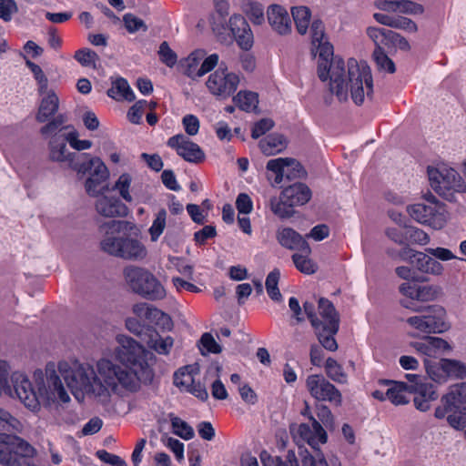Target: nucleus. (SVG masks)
Returning a JSON list of instances; mask_svg holds the SVG:
<instances>
[{
	"label": "nucleus",
	"mask_w": 466,
	"mask_h": 466,
	"mask_svg": "<svg viewBox=\"0 0 466 466\" xmlns=\"http://www.w3.org/2000/svg\"><path fill=\"white\" fill-rule=\"evenodd\" d=\"M400 304L414 312L423 313L410 317L406 320L418 333H442L449 329V325L445 321V310L442 307L436 305L417 307L412 301H400Z\"/></svg>",
	"instance_id": "obj_5"
},
{
	"label": "nucleus",
	"mask_w": 466,
	"mask_h": 466,
	"mask_svg": "<svg viewBox=\"0 0 466 466\" xmlns=\"http://www.w3.org/2000/svg\"><path fill=\"white\" fill-rule=\"evenodd\" d=\"M316 335L321 346L329 351L338 350V343L334 339L336 333H332L327 327L315 329Z\"/></svg>",
	"instance_id": "obj_43"
},
{
	"label": "nucleus",
	"mask_w": 466,
	"mask_h": 466,
	"mask_svg": "<svg viewBox=\"0 0 466 466\" xmlns=\"http://www.w3.org/2000/svg\"><path fill=\"white\" fill-rule=\"evenodd\" d=\"M291 14L299 34H306L309 21H310V10L307 6H296L291 9Z\"/></svg>",
	"instance_id": "obj_35"
},
{
	"label": "nucleus",
	"mask_w": 466,
	"mask_h": 466,
	"mask_svg": "<svg viewBox=\"0 0 466 466\" xmlns=\"http://www.w3.org/2000/svg\"><path fill=\"white\" fill-rule=\"evenodd\" d=\"M149 324L160 327L162 329L170 330L173 327V321L169 315L160 309L151 306L145 319Z\"/></svg>",
	"instance_id": "obj_30"
},
{
	"label": "nucleus",
	"mask_w": 466,
	"mask_h": 466,
	"mask_svg": "<svg viewBox=\"0 0 466 466\" xmlns=\"http://www.w3.org/2000/svg\"><path fill=\"white\" fill-rule=\"evenodd\" d=\"M309 255L310 253L305 252H299L292 255V260L297 269L308 275L315 273L318 269L317 264L309 258Z\"/></svg>",
	"instance_id": "obj_38"
},
{
	"label": "nucleus",
	"mask_w": 466,
	"mask_h": 466,
	"mask_svg": "<svg viewBox=\"0 0 466 466\" xmlns=\"http://www.w3.org/2000/svg\"><path fill=\"white\" fill-rule=\"evenodd\" d=\"M280 195L293 208L308 203L311 198L309 187L304 183H295L285 187Z\"/></svg>",
	"instance_id": "obj_20"
},
{
	"label": "nucleus",
	"mask_w": 466,
	"mask_h": 466,
	"mask_svg": "<svg viewBox=\"0 0 466 466\" xmlns=\"http://www.w3.org/2000/svg\"><path fill=\"white\" fill-rule=\"evenodd\" d=\"M287 145L286 137L279 133L269 134L258 143L261 152L266 156H273L282 152Z\"/></svg>",
	"instance_id": "obj_23"
},
{
	"label": "nucleus",
	"mask_w": 466,
	"mask_h": 466,
	"mask_svg": "<svg viewBox=\"0 0 466 466\" xmlns=\"http://www.w3.org/2000/svg\"><path fill=\"white\" fill-rule=\"evenodd\" d=\"M66 121L67 118L65 115L58 114L40 128V134L45 137L65 136V133L62 132L71 127V126H65Z\"/></svg>",
	"instance_id": "obj_28"
},
{
	"label": "nucleus",
	"mask_w": 466,
	"mask_h": 466,
	"mask_svg": "<svg viewBox=\"0 0 466 466\" xmlns=\"http://www.w3.org/2000/svg\"><path fill=\"white\" fill-rule=\"evenodd\" d=\"M107 95L116 100L133 101L135 99V95L127 81L122 77L113 82L112 87L107 90Z\"/></svg>",
	"instance_id": "obj_29"
},
{
	"label": "nucleus",
	"mask_w": 466,
	"mask_h": 466,
	"mask_svg": "<svg viewBox=\"0 0 466 466\" xmlns=\"http://www.w3.org/2000/svg\"><path fill=\"white\" fill-rule=\"evenodd\" d=\"M325 370L327 376L335 382L346 383L347 374L344 372L343 368L338 361L332 358H328L325 363Z\"/></svg>",
	"instance_id": "obj_39"
},
{
	"label": "nucleus",
	"mask_w": 466,
	"mask_h": 466,
	"mask_svg": "<svg viewBox=\"0 0 466 466\" xmlns=\"http://www.w3.org/2000/svg\"><path fill=\"white\" fill-rule=\"evenodd\" d=\"M274 127V121L270 118H262L256 122L252 127L251 137L258 139Z\"/></svg>",
	"instance_id": "obj_58"
},
{
	"label": "nucleus",
	"mask_w": 466,
	"mask_h": 466,
	"mask_svg": "<svg viewBox=\"0 0 466 466\" xmlns=\"http://www.w3.org/2000/svg\"><path fill=\"white\" fill-rule=\"evenodd\" d=\"M408 212L410 217L420 223H430L434 216L436 209L434 207L418 203L408 207Z\"/></svg>",
	"instance_id": "obj_31"
},
{
	"label": "nucleus",
	"mask_w": 466,
	"mask_h": 466,
	"mask_svg": "<svg viewBox=\"0 0 466 466\" xmlns=\"http://www.w3.org/2000/svg\"><path fill=\"white\" fill-rule=\"evenodd\" d=\"M74 58L82 66L86 67H96V63L99 59L98 55L89 49L81 48L76 51Z\"/></svg>",
	"instance_id": "obj_44"
},
{
	"label": "nucleus",
	"mask_w": 466,
	"mask_h": 466,
	"mask_svg": "<svg viewBox=\"0 0 466 466\" xmlns=\"http://www.w3.org/2000/svg\"><path fill=\"white\" fill-rule=\"evenodd\" d=\"M96 455L101 461L111 466H127V462L122 458L116 454L109 453L105 450H98Z\"/></svg>",
	"instance_id": "obj_62"
},
{
	"label": "nucleus",
	"mask_w": 466,
	"mask_h": 466,
	"mask_svg": "<svg viewBox=\"0 0 466 466\" xmlns=\"http://www.w3.org/2000/svg\"><path fill=\"white\" fill-rule=\"evenodd\" d=\"M306 388L311 397L319 401H329L337 406L342 402L340 391L323 375L313 374L307 377Z\"/></svg>",
	"instance_id": "obj_10"
},
{
	"label": "nucleus",
	"mask_w": 466,
	"mask_h": 466,
	"mask_svg": "<svg viewBox=\"0 0 466 466\" xmlns=\"http://www.w3.org/2000/svg\"><path fill=\"white\" fill-rule=\"evenodd\" d=\"M451 412L453 413L447 417L449 425L457 431H463L466 437V412H458V410H452Z\"/></svg>",
	"instance_id": "obj_56"
},
{
	"label": "nucleus",
	"mask_w": 466,
	"mask_h": 466,
	"mask_svg": "<svg viewBox=\"0 0 466 466\" xmlns=\"http://www.w3.org/2000/svg\"><path fill=\"white\" fill-rule=\"evenodd\" d=\"M407 392H409V384L393 382V386L387 390L386 397L395 405L406 404L409 402Z\"/></svg>",
	"instance_id": "obj_32"
},
{
	"label": "nucleus",
	"mask_w": 466,
	"mask_h": 466,
	"mask_svg": "<svg viewBox=\"0 0 466 466\" xmlns=\"http://www.w3.org/2000/svg\"><path fill=\"white\" fill-rule=\"evenodd\" d=\"M116 339L119 345L115 355L119 363L108 358L94 363L76 361L72 366L59 363V372L77 400L86 397L107 405L113 395L136 393L141 383H152L154 370L148 360L149 353L130 337L120 335Z\"/></svg>",
	"instance_id": "obj_1"
},
{
	"label": "nucleus",
	"mask_w": 466,
	"mask_h": 466,
	"mask_svg": "<svg viewBox=\"0 0 466 466\" xmlns=\"http://www.w3.org/2000/svg\"><path fill=\"white\" fill-rule=\"evenodd\" d=\"M1 422L4 424L2 427L9 431L10 433H0V437H17V433H22L24 425L23 423L18 420L16 418L13 417L8 411L5 410L4 413H2V420Z\"/></svg>",
	"instance_id": "obj_37"
},
{
	"label": "nucleus",
	"mask_w": 466,
	"mask_h": 466,
	"mask_svg": "<svg viewBox=\"0 0 466 466\" xmlns=\"http://www.w3.org/2000/svg\"><path fill=\"white\" fill-rule=\"evenodd\" d=\"M399 257L421 273L439 276L443 272V266L439 261L424 252L416 251L409 247L400 250Z\"/></svg>",
	"instance_id": "obj_11"
},
{
	"label": "nucleus",
	"mask_w": 466,
	"mask_h": 466,
	"mask_svg": "<svg viewBox=\"0 0 466 466\" xmlns=\"http://www.w3.org/2000/svg\"><path fill=\"white\" fill-rule=\"evenodd\" d=\"M276 237L278 242L288 249L311 253L309 243L291 228H279Z\"/></svg>",
	"instance_id": "obj_16"
},
{
	"label": "nucleus",
	"mask_w": 466,
	"mask_h": 466,
	"mask_svg": "<svg viewBox=\"0 0 466 466\" xmlns=\"http://www.w3.org/2000/svg\"><path fill=\"white\" fill-rule=\"evenodd\" d=\"M236 208L240 214H249L253 209L250 197L246 193H240L236 199Z\"/></svg>",
	"instance_id": "obj_64"
},
{
	"label": "nucleus",
	"mask_w": 466,
	"mask_h": 466,
	"mask_svg": "<svg viewBox=\"0 0 466 466\" xmlns=\"http://www.w3.org/2000/svg\"><path fill=\"white\" fill-rule=\"evenodd\" d=\"M123 21L127 30L131 34L136 33L139 30H142L143 32H146L147 30V26L145 24V22L142 19L134 15L133 14L128 13L124 15Z\"/></svg>",
	"instance_id": "obj_53"
},
{
	"label": "nucleus",
	"mask_w": 466,
	"mask_h": 466,
	"mask_svg": "<svg viewBox=\"0 0 466 466\" xmlns=\"http://www.w3.org/2000/svg\"><path fill=\"white\" fill-rule=\"evenodd\" d=\"M290 161L288 157H279L270 159L267 163V169L275 173L276 177L274 179L275 184H279L283 180V177L286 176V167L288 162Z\"/></svg>",
	"instance_id": "obj_41"
},
{
	"label": "nucleus",
	"mask_w": 466,
	"mask_h": 466,
	"mask_svg": "<svg viewBox=\"0 0 466 466\" xmlns=\"http://www.w3.org/2000/svg\"><path fill=\"white\" fill-rule=\"evenodd\" d=\"M321 324L332 333H337L339 327V316L334 305L327 299L321 298L318 303Z\"/></svg>",
	"instance_id": "obj_21"
},
{
	"label": "nucleus",
	"mask_w": 466,
	"mask_h": 466,
	"mask_svg": "<svg viewBox=\"0 0 466 466\" xmlns=\"http://www.w3.org/2000/svg\"><path fill=\"white\" fill-rule=\"evenodd\" d=\"M280 272L279 269H274L267 276L266 289L271 299L279 301L282 298L281 293L278 288Z\"/></svg>",
	"instance_id": "obj_40"
},
{
	"label": "nucleus",
	"mask_w": 466,
	"mask_h": 466,
	"mask_svg": "<svg viewBox=\"0 0 466 466\" xmlns=\"http://www.w3.org/2000/svg\"><path fill=\"white\" fill-rule=\"evenodd\" d=\"M127 329L133 334L137 335L143 342L145 338L147 337L148 329H152L153 327L149 325H143L136 318H128L126 320Z\"/></svg>",
	"instance_id": "obj_51"
},
{
	"label": "nucleus",
	"mask_w": 466,
	"mask_h": 466,
	"mask_svg": "<svg viewBox=\"0 0 466 466\" xmlns=\"http://www.w3.org/2000/svg\"><path fill=\"white\" fill-rule=\"evenodd\" d=\"M123 275L132 291L144 299L160 300L167 295L160 281L145 268L130 265L124 268Z\"/></svg>",
	"instance_id": "obj_6"
},
{
	"label": "nucleus",
	"mask_w": 466,
	"mask_h": 466,
	"mask_svg": "<svg viewBox=\"0 0 466 466\" xmlns=\"http://www.w3.org/2000/svg\"><path fill=\"white\" fill-rule=\"evenodd\" d=\"M200 345L207 350V353L218 354L222 351L221 346L215 340L213 336L206 332L199 340Z\"/></svg>",
	"instance_id": "obj_57"
},
{
	"label": "nucleus",
	"mask_w": 466,
	"mask_h": 466,
	"mask_svg": "<svg viewBox=\"0 0 466 466\" xmlns=\"http://www.w3.org/2000/svg\"><path fill=\"white\" fill-rule=\"evenodd\" d=\"M35 119L39 123L46 122L51 116H54L59 106V99L53 90L46 91L42 95Z\"/></svg>",
	"instance_id": "obj_22"
},
{
	"label": "nucleus",
	"mask_w": 466,
	"mask_h": 466,
	"mask_svg": "<svg viewBox=\"0 0 466 466\" xmlns=\"http://www.w3.org/2000/svg\"><path fill=\"white\" fill-rule=\"evenodd\" d=\"M328 439H307V442L314 450L318 451L316 455L310 454L308 451H305V454L302 455L301 463L302 466H329L327 460L324 455L319 451V444H325Z\"/></svg>",
	"instance_id": "obj_26"
},
{
	"label": "nucleus",
	"mask_w": 466,
	"mask_h": 466,
	"mask_svg": "<svg viewBox=\"0 0 466 466\" xmlns=\"http://www.w3.org/2000/svg\"><path fill=\"white\" fill-rule=\"evenodd\" d=\"M167 145L187 162L199 164L206 158L202 148L183 134L169 137Z\"/></svg>",
	"instance_id": "obj_12"
},
{
	"label": "nucleus",
	"mask_w": 466,
	"mask_h": 466,
	"mask_svg": "<svg viewBox=\"0 0 466 466\" xmlns=\"http://www.w3.org/2000/svg\"><path fill=\"white\" fill-rule=\"evenodd\" d=\"M242 10L254 25L264 23V7L261 4L251 0H244Z\"/></svg>",
	"instance_id": "obj_33"
},
{
	"label": "nucleus",
	"mask_w": 466,
	"mask_h": 466,
	"mask_svg": "<svg viewBox=\"0 0 466 466\" xmlns=\"http://www.w3.org/2000/svg\"><path fill=\"white\" fill-rule=\"evenodd\" d=\"M132 228L131 223L123 220H110L100 225L99 230L104 233L100 242L101 249L110 256L125 260L145 259L147 249L144 243L126 232Z\"/></svg>",
	"instance_id": "obj_4"
},
{
	"label": "nucleus",
	"mask_w": 466,
	"mask_h": 466,
	"mask_svg": "<svg viewBox=\"0 0 466 466\" xmlns=\"http://www.w3.org/2000/svg\"><path fill=\"white\" fill-rule=\"evenodd\" d=\"M73 169L79 174H89L85 184L86 191L89 196L96 197L108 190V187L105 183L109 177V172L99 157H90L87 155L86 158L73 163Z\"/></svg>",
	"instance_id": "obj_7"
},
{
	"label": "nucleus",
	"mask_w": 466,
	"mask_h": 466,
	"mask_svg": "<svg viewBox=\"0 0 466 466\" xmlns=\"http://www.w3.org/2000/svg\"><path fill=\"white\" fill-rule=\"evenodd\" d=\"M96 212L106 218L124 217L127 208L116 197L101 196L96 201Z\"/></svg>",
	"instance_id": "obj_19"
},
{
	"label": "nucleus",
	"mask_w": 466,
	"mask_h": 466,
	"mask_svg": "<svg viewBox=\"0 0 466 466\" xmlns=\"http://www.w3.org/2000/svg\"><path fill=\"white\" fill-rule=\"evenodd\" d=\"M12 441V451L14 453L13 466H37L34 462L35 449L24 439H9Z\"/></svg>",
	"instance_id": "obj_17"
},
{
	"label": "nucleus",
	"mask_w": 466,
	"mask_h": 466,
	"mask_svg": "<svg viewBox=\"0 0 466 466\" xmlns=\"http://www.w3.org/2000/svg\"><path fill=\"white\" fill-rule=\"evenodd\" d=\"M268 21L272 29L279 35H287L291 31V20L285 8L272 5L267 12Z\"/></svg>",
	"instance_id": "obj_18"
},
{
	"label": "nucleus",
	"mask_w": 466,
	"mask_h": 466,
	"mask_svg": "<svg viewBox=\"0 0 466 466\" xmlns=\"http://www.w3.org/2000/svg\"><path fill=\"white\" fill-rule=\"evenodd\" d=\"M441 292V289L439 286H419L418 292H416V300L423 302L432 301L438 298Z\"/></svg>",
	"instance_id": "obj_50"
},
{
	"label": "nucleus",
	"mask_w": 466,
	"mask_h": 466,
	"mask_svg": "<svg viewBox=\"0 0 466 466\" xmlns=\"http://www.w3.org/2000/svg\"><path fill=\"white\" fill-rule=\"evenodd\" d=\"M131 177L128 174H122L114 186V189L119 191L120 196L127 201L131 202L132 197L129 193Z\"/></svg>",
	"instance_id": "obj_54"
},
{
	"label": "nucleus",
	"mask_w": 466,
	"mask_h": 466,
	"mask_svg": "<svg viewBox=\"0 0 466 466\" xmlns=\"http://www.w3.org/2000/svg\"><path fill=\"white\" fill-rule=\"evenodd\" d=\"M167 211L162 208L160 209L156 218L154 219L152 226L149 228L150 238L153 242L157 241L160 235L163 233L166 228Z\"/></svg>",
	"instance_id": "obj_47"
},
{
	"label": "nucleus",
	"mask_w": 466,
	"mask_h": 466,
	"mask_svg": "<svg viewBox=\"0 0 466 466\" xmlns=\"http://www.w3.org/2000/svg\"><path fill=\"white\" fill-rule=\"evenodd\" d=\"M409 392L420 395L425 399L428 398V400H437L438 398L435 387L431 383L409 384Z\"/></svg>",
	"instance_id": "obj_45"
},
{
	"label": "nucleus",
	"mask_w": 466,
	"mask_h": 466,
	"mask_svg": "<svg viewBox=\"0 0 466 466\" xmlns=\"http://www.w3.org/2000/svg\"><path fill=\"white\" fill-rule=\"evenodd\" d=\"M431 187L440 196L448 200L453 198L454 192H461L464 183L459 173L453 168H428Z\"/></svg>",
	"instance_id": "obj_8"
},
{
	"label": "nucleus",
	"mask_w": 466,
	"mask_h": 466,
	"mask_svg": "<svg viewBox=\"0 0 466 466\" xmlns=\"http://www.w3.org/2000/svg\"><path fill=\"white\" fill-rule=\"evenodd\" d=\"M426 245L430 242L429 235L422 229L413 227H406L405 243Z\"/></svg>",
	"instance_id": "obj_49"
},
{
	"label": "nucleus",
	"mask_w": 466,
	"mask_h": 466,
	"mask_svg": "<svg viewBox=\"0 0 466 466\" xmlns=\"http://www.w3.org/2000/svg\"><path fill=\"white\" fill-rule=\"evenodd\" d=\"M33 377L37 391L25 374L14 372L11 376L15 394L28 410L37 411L41 405L50 406L56 402L66 403L70 400L53 365H47L45 371L36 370Z\"/></svg>",
	"instance_id": "obj_3"
},
{
	"label": "nucleus",
	"mask_w": 466,
	"mask_h": 466,
	"mask_svg": "<svg viewBox=\"0 0 466 466\" xmlns=\"http://www.w3.org/2000/svg\"><path fill=\"white\" fill-rule=\"evenodd\" d=\"M160 61L168 67H173L177 61V54L170 48L167 42L164 41L160 44L157 51Z\"/></svg>",
	"instance_id": "obj_52"
},
{
	"label": "nucleus",
	"mask_w": 466,
	"mask_h": 466,
	"mask_svg": "<svg viewBox=\"0 0 466 466\" xmlns=\"http://www.w3.org/2000/svg\"><path fill=\"white\" fill-rule=\"evenodd\" d=\"M441 406L436 408L434 415L438 419L445 418L452 410H460L466 404V382L453 384L441 399Z\"/></svg>",
	"instance_id": "obj_13"
},
{
	"label": "nucleus",
	"mask_w": 466,
	"mask_h": 466,
	"mask_svg": "<svg viewBox=\"0 0 466 466\" xmlns=\"http://www.w3.org/2000/svg\"><path fill=\"white\" fill-rule=\"evenodd\" d=\"M288 204L281 195L273 197L269 200L270 210L281 219L289 218L295 214L294 208Z\"/></svg>",
	"instance_id": "obj_34"
},
{
	"label": "nucleus",
	"mask_w": 466,
	"mask_h": 466,
	"mask_svg": "<svg viewBox=\"0 0 466 466\" xmlns=\"http://www.w3.org/2000/svg\"><path fill=\"white\" fill-rule=\"evenodd\" d=\"M49 158L56 162H68L73 168V163L86 158L87 154L66 153V139L65 136H54L49 141Z\"/></svg>",
	"instance_id": "obj_15"
},
{
	"label": "nucleus",
	"mask_w": 466,
	"mask_h": 466,
	"mask_svg": "<svg viewBox=\"0 0 466 466\" xmlns=\"http://www.w3.org/2000/svg\"><path fill=\"white\" fill-rule=\"evenodd\" d=\"M424 12L422 5L410 0H398V13L407 15H421Z\"/></svg>",
	"instance_id": "obj_55"
},
{
	"label": "nucleus",
	"mask_w": 466,
	"mask_h": 466,
	"mask_svg": "<svg viewBox=\"0 0 466 466\" xmlns=\"http://www.w3.org/2000/svg\"><path fill=\"white\" fill-rule=\"evenodd\" d=\"M319 51L318 76L321 81L330 80L329 89L340 102L348 100L349 92L352 101L360 106L365 97L373 96L371 70L366 62L354 58L347 66L339 56H333V46L326 39L315 46Z\"/></svg>",
	"instance_id": "obj_2"
},
{
	"label": "nucleus",
	"mask_w": 466,
	"mask_h": 466,
	"mask_svg": "<svg viewBox=\"0 0 466 466\" xmlns=\"http://www.w3.org/2000/svg\"><path fill=\"white\" fill-rule=\"evenodd\" d=\"M204 56L205 53L202 50L192 52L186 59L180 62L182 73L194 80L200 77L199 66Z\"/></svg>",
	"instance_id": "obj_25"
},
{
	"label": "nucleus",
	"mask_w": 466,
	"mask_h": 466,
	"mask_svg": "<svg viewBox=\"0 0 466 466\" xmlns=\"http://www.w3.org/2000/svg\"><path fill=\"white\" fill-rule=\"evenodd\" d=\"M373 57L380 70L394 73L396 68L393 61L385 54L380 46H377L373 52Z\"/></svg>",
	"instance_id": "obj_46"
},
{
	"label": "nucleus",
	"mask_w": 466,
	"mask_h": 466,
	"mask_svg": "<svg viewBox=\"0 0 466 466\" xmlns=\"http://www.w3.org/2000/svg\"><path fill=\"white\" fill-rule=\"evenodd\" d=\"M182 124H183L185 132L188 136H195L198 133L199 120L196 116L191 115V114L186 115L182 118Z\"/></svg>",
	"instance_id": "obj_63"
},
{
	"label": "nucleus",
	"mask_w": 466,
	"mask_h": 466,
	"mask_svg": "<svg viewBox=\"0 0 466 466\" xmlns=\"http://www.w3.org/2000/svg\"><path fill=\"white\" fill-rule=\"evenodd\" d=\"M148 330V335L145 338L144 343L158 354H168L173 346L174 339L170 336L161 337L154 328Z\"/></svg>",
	"instance_id": "obj_24"
},
{
	"label": "nucleus",
	"mask_w": 466,
	"mask_h": 466,
	"mask_svg": "<svg viewBox=\"0 0 466 466\" xmlns=\"http://www.w3.org/2000/svg\"><path fill=\"white\" fill-rule=\"evenodd\" d=\"M189 369H191L190 366H186L180 368L174 373V384L184 391H187V389H188L195 380Z\"/></svg>",
	"instance_id": "obj_42"
},
{
	"label": "nucleus",
	"mask_w": 466,
	"mask_h": 466,
	"mask_svg": "<svg viewBox=\"0 0 466 466\" xmlns=\"http://www.w3.org/2000/svg\"><path fill=\"white\" fill-rule=\"evenodd\" d=\"M147 106L146 100L136 102L127 113L128 120L133 124H139Z\"/></svg>",
	"instance_id": "obj_61"
},
{
	"label": "nucleus",
	"mask_w": 466,
	"mask_h": 466,
	"mask_svg": "<svg viewBox=\"0 0 466 466\" xmlns=\"http://www.w3.org/2000/svg\"><path fill=\"white\" fill-rule=\"evenodd\" d=\"M290 161L288 162L286 167V177L289 180L296 177H304L306 176V170L299 162L294 158L288 157Z\"/></svg>",
	"instance_id": "obj_59"
},
{
	"label": "nucleus",
	"mask_w": 466,
	"mask_h": 466,
	"mask_svg": "<svg viewBox=\"0 0 466 466\" xmlns=\"http://www.w3.org/2000/svg\"><path fill=\"white\" fill-rule=\"evenodd\" d=\"M171 428L174 434L178 437H194V430L186 421L178 417L170 415Z\"/></svg>",
	"instance_id": "obj_48"
},
{
	"label": "nucleus",
	"mask_w": 466,
	"mask_h": 466,
	"mask_svg": "<svg viewBox=\"0 0 466 466\" xmlns=\"http://www.w3.org/2000/svg\"><path fill=\"white\" fill-rule=\"evenodd\" d=\"M228 28L238 46L243 50H249L254 44V36L246 18L234 14L228 19Z\"/></svg>",
	"instance_id": "obj_14"
},
{
	"label": "nucleus",
	"mask_w": 466,
	"mask_h": 466,
	"mask_svg": "<svg viewBox=\"0 0 466 466\" xmlns=\"http://www.w3.org/2000/svg\"><path fill=\"white\" fill-rule=\"evenodd\" d=\"M13 457L12 441H7L5 439H0V463L13 466Z\"/></svg>",
	"instance_id": "obj_60"
},
{
	"label": "nucleus",
	"mask_w": 466,
	"mask_h": 466,
	"mask_svg": "<svg viewBox=\"0 0 466 466\" xmlns=\"http://www.w3.org/2000/svg\"><path fill=\"white\" fill-rule=\"evenodd\" d=\"M440 365L442 372L456 380L466 379V364L458 360L441 359Z\"/></svg>",
	"instance_id": "obj_27"
},
{
	"label": "nucleus",
	"mask_w": 466,
	"mask_h": 466,
	"mask_svg": "<svg viewBox=\"0 0 466 466\" xmlns=\"http://www.w3.org/2000/svg\"><path fill=\"white\" fill-rule=\"evenodd\" d=\"M233 101L239 109L249 112L257 107L258 94L251 91H239L233 97Z\"/></svg>",
	"instance_id": "obj_36"
},
{
	"label": "nucleus",
	"mask_w": 466,
	"mask_h": 466,
	"mask_svg": "<svg viewBox=\"0 0 466 466\" xmlns=\"http://www.w3.org/2000/svg\"><path fill=\"white\" fill-rule=\"evenodd\" d=\"M238 84V76L228 72L227 66H223V63L208 76L206 83L208 89L212 95L223 99L230 96L237 90Z\"/></svg>",
	"instance_id": "obj_9"
}]
</instances>
